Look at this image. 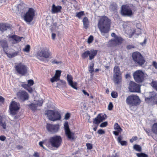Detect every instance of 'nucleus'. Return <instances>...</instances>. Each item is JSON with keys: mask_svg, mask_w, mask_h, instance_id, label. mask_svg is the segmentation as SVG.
<instances>
[{"mask_svg": "<svg viewBox=\"0 0 157 157\" xmlns=\"http://www.w3.org/2000/svg\"><path fill=\"white\" fill-rule=\"evenodd\" d=\"M111 20L107 17L104 16L100 18L98 22V26L101 33H107L110 30Z\"/></svg>", "mask_w": 157, "mask_h": 157, "instance_id": "nucleus-1", "label": "nucleus"}, {"mask_svg": "<svg viewBox=\"0 0 157 157\" xmlns=\"http://www.w3.org/2000/svg\"><path fill=\"white\" fill-rule=\"evenodd\" d=\"M49 147L51 146L56 148H58L62 142V137L59 135H55L50 137L48 140Z\"/></svg>", "mask_w": 157, "mask_h": 157, "instance_id": "nucleus-2", "label": "nucleus"}, {"mask_svg": "<svg viewBox=\"0 0 157 157\" xmlns=\"http://www.w3.org/2000/svg\"><path fill=\"white\" fill-rule=\"evenodd\" d=\"M45 114L49 120L53 121L60 120L61 118L60 113L55 110L48 109L45 111Z\"/></svg>", "mask_w": 157, "mask_h": 157, "instance_id": "nucleus-3", "label": "nucleus"}, {"mask_svg": "<svg viewBox=\"0 0 157 157\" xmlns=\"http://www.w3.org/2000/svg\"><path fill=\"white\" fill-rule=\"evenodd\" d=\"M126 102V103L129 105L136 106L140 104L141 100L138 95L132 94L127 97Z\"/></svg>", "mask_w": 157, "mask_h": 157, "instance_id": "nucleus-4", "label": "nucleus"}, {"mask_svg": "<svg viewBox=\"0 0 157 157\" xmlns=\"http://www.w3.org/2000/svg\"><path fill=\"white\" fill-rule=\"evenodd\" d=\"M132 56L135 63L139 66H142L145 62V60L142 55L138 52H133Z\"/></svg>", "mask_w": 157, "mask_h": 157, "instance_id": "nucleus-5", "label": "nucleus"}, {"mask_svg": "<svg viewBox=\"0 0 157 157\" xmlns=\"http://www.w3.org/2000/svg\"><path fill=\"white\" fill-rule=\"evenodd\" d=\"M51 56V52L48 48L45 47L41 49L40 51L37 52L36 57L37 59L42 61L43 59L41 57L47 59L49 58Z\"/></svg>", "mask_w": 157, "mask_h": 157, "instance_id": "nucleus-6", "label": "nucleus"}, {"mask_svg": "<svg viewBox=\"0 0 157 157\" xmlns=\"http://www.w3.org/2000/svg\"><path fill=\"white\" fill-rule=\"evenodd\" d=\"M133 75L135 81L139 83H142L144 80L145 77L144 72L140 70L135 71L133 73Z\"/></svg>", "mask_w": 157, "mask_h": 157, "instance_id": "nucleus-7", "label": "nucleus"}, {"mask_svg": "<svg viewBox=\"0 0 157 157\" xmlns=\"http://www.w3.org/2000/svg\"><path fill=\"white\" fill-rule=\"evenodd\" d=\"M15 71L17 74L25 75L27 73V67L23 63H20L15 66Z\"/></svg>", "mask_w": 157, "mask_h": 157, "instance_id": "nucleus-8", "label": "nucleus"}, {"mask_svg": "<svg viewBox=\"0 0 157 157\" xmlns=\"http://www.w3.org/2000/svg\"><path fill=\"white\" fill-rule=\"evenodd\" d=\"M20 105L19 102L15 101H12L9 106L10 114L15 115L17 114L20 108Z\"/></svg>", "mask_w": 157, "mask_h": 157, "instance_id": "nucleus-9", "label": "nucleus"}, {"mask_svg": "<svg viewBox=\"0 0 157 157\" xmlns=\"http://www.w3.org/2000/svg\"><path fill=\"white\" fill-rule=\"evenodd\" d=\"M23 16L22 18L28 24L30 23L35 16V10H27Z\"/></svg>", "mask_w": 157, "mask_h": 157, "instance_id": "nucleus-10", "label": "nucleus"}, {"mask_svg": "<svg viewBox=\"0 0 157 157\" xmlns=\"http://www.w3.org/2000/svg\"><path fill=\"white\" fill-rule=\"evenodd\" d=\"M141 85L133 81H130L128 86L129 91L132 93H140Z\"/></svg>", "mask_w": 157, "mask_h": 157, "instance_id": "nucleus-11", "label": "nucleus"}, {"mask_svg": "<svg viewBox=\"0 0 157 157\" xmlns=\"http://www.w3.org/2000/svg\"><path fill=\"white\" fill-rule=\"evenodd\" d=\"M17 96L18 99L23 101L28 100L29 98L28 93L24 90L19 91L17 93Z\"/></svg>", "mask_w": 157, "mask_h": 157, "instance_id": "nucleus-12", "label": "nucleus"}, {"mask_svg": "<svg viewBox=\"0 0 157 157\" xmlns=\"http://www.w3.org/2000/svg\"><path fill=\"white\" fill-rule=\"evenodd\" d=\"M46 128L48 132L52 133H56L59 129V124H52L50 123H47Z\"/></svg>", "mask_w": 157, "mask_h": 157, "instance_id": "nucleus-13", "label": "nucleus"}, {"mask_svg": "<svg viewBox=\"0 0 157 157\" xmlns=\"http://www.w3.org/2000/svg\"><path fill=\"white\" fill-rule=\"evenodd\" d=\"M65 133V135L68 140L71 142L74 141L76 139L77 136L75 132L71 130L67 131Z\"/></svg>", "mask_w": 157, "mask_h": 157, "instance_id": "nucleus-14", "label": "nucleus"}, {"mask_svg": "<svg viewBox=\"0 0 157 157\" xmlns=\"http://www.w3.org/2000/svg\"><path fill=\"white\" fill-rule=\"evenodd\" d=\"M124 39L121 37L118 36L115 38L111 39L109 41V44L111 46L114 45H119L122 44Z\"/></svg>", "mask_w": 157, "mask_h": 157, "instance_id": "nucleus-15", "label": "nucleus"}, {"mask_svg": "<svg viewBox=\"0 0 157 157\" xmlns=\"http://www.w3.org/2000/svg\"><path fill=\"white\" fill-rule=\"evenodd\" d=\"M68 85L75 89L77 90V83L73 81V78L70 74H67L66 77Z\"/></svg>", "mask_w": 157, "mask_h": 157, "instance_id": "nucleus-16", "label": "nucleus"}, {"mask_svg": "<svg viewBox=\"0 0 157 157\" xmlns=\"http://www.w3.org/2000/svg\"><path fill=\"white\" fill-rule=\"evenodd\" d=\"M113 82L115 84H118L122 81V74L116 73L113 75Z\"/></svg>", "mask_w": 157, "mask_h": 157, "instance_id": "nucleus-17", "label": "nucleus"}, {"mask_svg": "<svg viewBox=\"0 0 157 157\" xmlns=\"http://www.w3.org/2000/svg\"><path fill=\"white\" fill-rule=\"evenodd\" d=\"M12 25L9 24L4 23L0 24V31L3 33L7 29L10 30L11 29Z\"/></svg>", "mask_w": 157, "mask_h": 157, "instance_id": "nucleus-18", "label": "nucleus"}, {"mask_svg": "<svg viewBox=\"0 0 157 157\" xmlns=\"http://www.w3.org/2000/svg\"><path fill=\"white\" fill-rule=\"evenodd\" d=\"M0 45L3 48V50L4 52L8 50V41L6 39L0 40Z\"/></svg>", "mask_w": 157, "mask_h": 157, "instance_id": "nucleus-19", "label": "nucleus"}, {"mask_svg": "<svg viewBox=\"0 0 157 157\" xmlns=\"http://www.w3.org/2000/svg\"><path fill=\"white\" fill-rule=\"evenodd\" d=\"M9 38L11 39V40L13 44L17 43L20 41L21 39L23 38L22 37H19L15 35L9 36Z\"/></svg>", "mask_w": 157, "mask_h": 157, "instance_id": "nucleus-20", "label": "nucleus"}, {"mask_svg": "<svg viewBox=\"0 0 157 157\" xmlns=\"http://www.w3.org/2000/svg\"><path fill=\"white\" fill-rule=\"evenodd\" d=\"M121 15L123 17H131L133 14L132 10H120Z\"/></svg>", "mask_w": 157, "mask_h": 157, "instance_id": "nucleus-21", "label": "nucleus"}, {"mask_svg": "<svg viewBox=\"0 0 157 157\" xmlns=\"http://www.w3.org/2000/svg\"><path fill=\"white\" fill-rule=\"evenodd\" d=\"M98 52V50H94V49H91L89 50V59L90 60H92L94 59L95 57L96 56Z\"/></svg>", "mask_w": 157, "mask_h": 157, "instance_id": "nucleus-22", "label": "nucleus"}, {"mask_svg": "<svg viewBox=\"0 0 157 157\" xmlns=\"http://www.w3.org/2000/svg\"><path fill=\"white\" fill-rule=\"evenodd\" d=\"M40 146L42 147L43 149L47 150L46 148L43 146V144L45 145L47 147H49V144L48 142V140L45 139L42 141H40L39 143Z\"/></svg>", "mask_w": 157, "mask_h": 157, "instance_id": "nucleus-23", "label": "nucleus"}, {"mask_svg": "<svg viewBox=\"0 0 157 157\" xmlns=\"http://www.w3.org/2000/svg\"><path fill=\"white\" fill-rule=\"evenodd\" d=\"M123 137L121 135H119L117 138V141L121 146H126L127 144V142L125 140H122Z\"/></svg>", "mask_w": 157, "mask_h": 157, "instance_id": "nucleus-24", "label": "nucleus"}, {"mask_svg": "<svg viewBox=\"0 0 157 157\" xmlns=\"http://www.w3.org/2000/svg\"><path fill=\"white\" fill-rule=\"evenodd\" d=\"M27 5L22 1H21L17 6V9L18 10H24L27 9Z\"/></svg>", "mask_w": 157, "mask_h": 157, "instance_id": "nucleus-25", "label": "nucleus"}, {"mask_svg": "<svg viewBox=\"0 0 157 157\" xmlns=\"http://www.w3.org/2000/svg\"><path fill=\"white\" fill-rule=\"evenodd\" d=\"M82 22L84 27L86 29H87L89 25V21L87 17H84L83 19Z\"/></svg>", "mask_w": 157, "mask_h": 157, "instance_id": "nucleus-26", "label": "nucleus"}, {"mask_svg": "<svg viewBox=\"0 0 157 157\" xmlns=\"http://www.w3.org/2000/svg\"><path fill=\"white\" fill-rule=\"evenodd\" d=\"M27 105L33 111L35 112L37 109V106L36 104L31 103L30 104H28Z\"/></svg>", "mask_w": 157, "mask_h": 157, "instance_id": "nucleus-27", "label": "nucleus"}, {"mask_svg": "<svg viewBox=\"0 0 157 157\" xmlns=\"http://www.w3.org/2000/svg\"><path fill=\"white\" fill-rule=\"evenodd\" d=\"M21 86L30 93H32L33 91L32 88L31 86H28L26 84L23 83L22 84Z\"/></svg>", "mask_w": 157, "mask_h": 157, "instance_id": "nucleus-28", "label": "nucleus"}, {"mask_svg": "<svg viewBox=\"0 0 157 157\" xmlns=\"http://www.w3.org/2000/svg\"><path fill=\"white\" fill-rule=\"evenodd\" d=\"M0 126L2 127L4 129H6V125L5 121H3V118L0 115Z\"/></svg>", "mask_w": 157, "mask_h": 157, "instance_id": "nucleus-29", "label": "nucleus"}, {"mask_svg": "<svg viewBox=\"0 0 157 157\" xmlns=\"http://www.w3.org/2000/svg\"><path fill=\"white\" fill-rule=\"evenodd\" d=\"M5 54L7 56V57L10 58H12L16 56H17L18 55V52H15L13 53H10L7 52L6 51L5 52Z\"/></svg>", "mask_w": 157, "mask_h": 157, "instance_id": "nucleus-30", "label": "nucleus"}, {"mask_svg": "<svg viewBox=\"0 0 157 157\" xmlns=\"http://www.w3.org/2000/svg\"><path fill=\"white\" fill-rule=\"evenodd\" d=\"M97 116L101 122L105 120L107 118V116L105 113H99Z\"/></svg>", "mask_w": 157, "mask_h": 157, "instance_id": "nucleus-31", "label": "nucleus"}, {"mask_svg": "<svg viewBox=\"0 0 157 157\" xmlns=\"http://www.w3.org/2000/svg\"><path fill=\"white\" fill-rule=\"evenodd\" d=\"M63 127L64 132L71 130L70 128L69 124L67 121H66L64 123Z\"/></svg>", "mask_w": 157, "mask_h": 157, "instance_id": "nucleus-32", "label": "nucleus"}, {"mask_svg": "<svg viewBox=\"0 0 157 157\" xmlns=\"http://www.w3.org/2000/svg\"><path fill=\"white\" fill-rule=\"evenodd\" d=\"M114 129L120 132H121L123 130L120 125L117 123H115L114 125Z\"/></svg>", "mask_w": 157, "mask_h": 157, "instance_id": "nucleus-33", "label": "nucleus"}, {"mask_svg": "<svg viewBox=\"0 0 157 157\" xmlns=\"http://www.w3.org/2000/svg\"><path fill=\"white\" fill-rule=\"evenodd\" d=\"M133 149L136 151L141 152L142 151L141 147L139 144H135L133 146Z\"/></svg>", "mask_w": 157, "mask_h": 157, "instance_id": "nucleus-34", "label": "nucleus"}, {"mask_svg": "<svg viewBox=\"0 0 157 157\" xmlns=\"http://www.w3.org/2000/svg\"><path fill=\"white\" fill-rule=\"evenodd\" d=\"M59 82L57 83V87L60 88L61 84H62L64 86H65L66 84V82L64 80L60 79L59 80Z\"/></svg>", "mask_w": 157, "mask_h": 157, "instance_id": "nucleus-35", "label": "nucleus"}, {"mask_svg": "<svg viewBox=\"0 0 157 157\" xmlns=\"http://www.w3.org/2000/svg\"><path fill=\"white\" fill-rule=\"evenodd\" d=\"M151 130L154 133L157 134V123H155L153 124Z\"/></svg>", "mask_w": 157, "mask_h": 157, "instance_id": "nucleus-36", "label": "nucleus"}, {"mask_svg": "<svg viewBox=\"0 0 157 157\" xmlns=\"http://www.w3.org/2000/svg\"><path fill=\"white\" fill-rule=\"evenodd\" d=\"M89 50H86L81 55L83 59L86 58L88 56H89Z\"/></svg>", "mask_w": 157, "mask_h": 157, "instance_id": "nucleus-37", "label": "nucleus"}, {"mask_svg": "<svg viewBox=\"0 0 157 157\" xmlns=\"http://www.w3.org/2000/svg\"><path fill=\"white\" fill-rule=\"evenodd\" d=\"M151 86L156 91H157V81L152 80L151 83Z\"/></svg>", "mask_w": 157, "mask_h": 157, "instance_id": "nucleus-38", "label": "nucleus"}, {"mask_svg": "<svg viewBox=\"0 0 157 157\" xmlns=\"http://www.w3.org/2000/svg\"><path fill=\"white\" fill-rule=\"evenodd\" d=\"M93 122L94 124H96L98 125L101 122L99 119V118L98 116H97L96 117L93 119Z\"/></svg>", "mask_w": 157, "mask_h": 157, "instance_id": "nucleus-39", "label": "nucleus"}, {"mask_svg": "<svg viewBox=\"0 0 157 157\" xmlns=\"http://www.w3.org/2000/svg\"><path fill=\"white\" fill-rule=\"evenodd\" d=\"M114 74L116 73H121L119 67L117 66H115L113 69V71Z\"/></svg>", "mask_w": 157, "mask_h": 157, "instance_id": "nucleus-40", "label": "nucleus"}, {"mask_svg": "<svg viewBox=\"0 0 157 157\" xmlns=\"http://www.w3.org/2000/svg\"><path fill=\"white\" fill-rule=\"evenodd\" d=\"M136 155L138 157H148L147 155L143 152L136 153Z\"/></svg>", "mask_w": 157, "mask_h": 157, "instance_id": "nucleus-41", "label": "nucleus"}, {"mask_svg": "<svg viewBox=\"0 0 157 157\" xmlns=\"http://www.w3.org/2000/svg\"><path fill=\"white\" fill-rule=\"evenodd\" d=\"M84 15V12L81 11L78 12L77 13L76 15V16L78 17L79 19H80L82 16Z\"/></svg>", "mask_w": 157, "mask_h": 157, "instance_id": "nucleus-42", "label": "nucleus"}, {"mask_svg": "<svg viewBox=\"0 0 157 157\" xmlns=\"http://www.w3.org/2000/svg\"><path fill=\"white\" fill-rule=\"evenodd\" d=\"M34 84V81L32 79H29L27 81V84L26 85L28 86H31L33 85Z\"/></svg>", "mask_w": 157, "mask_h": 157, "instance_id": "nucleus-43", "label": "nucleus"}, {"mask_svg": "<svg viewBox=\"0 0 157 157\" xmlns=\"http://www.w3.org/2000/svg\"><path fill=\"white\" fill-rule=\"evenodd\" d=\"M30 46L29 44H27L23 49V51L26 52L28 53L30 51Z\"/></svg>", "mask_w": 157, "mask_h": 157, "instance_id": "nucleus-44", "label": "nucleus"}, {"mask_svg": "<svg viewBox=\"0 0 157 157\" xmlns=\"http://www.w3.org/2000/svg\"><path fill=\"white\" fill-rule=\"evenodd\" d=\"M110 8L112 10H117V5L115 3H112L111 4Z\"/></svg>", "mask_w": 157, "mask_h": 157, "instance_id": "nucleus-45", "label": "nucleus"}, {"mask_svg": "<svg viewBox=\"0 0 157 157\" xmlns=\"http://www.w3.org/2000/svg\"><path fill=\"white\" fill-rule=\"evenodd\" d=\"M93 40V36L92 35H90L88 38L87 42L88 44H90L92 42Z\"/></svg>", "mask_w": 157, "mask_h": 157, "instance_id": "nucleus-46", "label": "nucleus"}, {"mask_svg": "<svg viewBox=\"0 0 157 157\" xmlns=\"http://www.w3.org/2000/svg\"><path fill=\"white\" fill-rule=\"evenodd\" d=\"M94 63H90L89 70V71L90 73H92L94 72Z\"/></svg>", "mask_w": 157, "mask_h": 157, "instance_id": "nucleus-47", "label": "nucleus"}, {"mask_svg": "<svg viewBox=\"0 0 157 157\" xmlns=\"http://www.w3.org/2000/svg\"><path fill=\"white\" fill-rule=\"evenodd\" d=\"M71 114L70 113L67 112L65 115L64 119L67 120H69L71 117Z\"/></svg>", "mask_w": 157, "mask_h": 157, "instance_id": "nucleus-48", "label": "nucleus"}, {"mask_svg": "<svg viewBox=\"0 0 157 157\" xmlns=\"http://www.w3.org/2000/svg\"><path fill=\"white\" fill-rule=\"evenodd\" d=\"M108 125V122L107 121H105L101 123L99 126L101 128L105 127Z\"/></svg>", "mask_w": 157, "mask_h": 157, "instance_id": "nucleus-49", "label": "nucleus"}, {"mask_svg": "<svg viewBox=\"0 0 157 157\" xmlns=\"http://www.w3.org/2000/svg\"><path fill=\"white\" fill-rule=\"evenodd\" d=\"M111 97L114 98H116L118 97V94L115 91H113L111 93Z\"/></svg>", "mask_w": 157, "mask_h": 157, "instance_id": "nucleus-50", "label": "nucleus"}, {"mask_svg": "<svg viewBox=\"0 0 157 157\" xmlns=\"http://www.w3.org/2000/svg\"><path fill=\"white\" fill-rule=\"evenodd\" d=\"M61 6H56L54 4H53L52 10H61Z\"/></svg>", "mask_w": 157, "mask_h": 157, "instance_id": "nucleus-51", "label": "nucleus"}, {"mask_svg": "<svg viewBox=\"0 0 157 157\" xmlns=\"http://www.w3.org/2000/svg\"><path fill=\"white\" fill-rule=\"evenodd\" d=\"M113 105L112 102H110L108 105V109L109 110L111 111L113 110Z\"/></svg>", "mask_w": 157, "mask_h": 157, "instance_id": "nucleus-52", "label": "nucleus"}, {"mask_svg": "<svg viewBox=\"0 0 157 157\" xmlns=\"http://www.w3.org/2000/svg\"><path fill=\"white\" fill-rule=\"evenodd\" d=\"M86 146L88 150H90L93 148V145L91 143H87L86 144Z\"/></svg>", "mask_w": 157, "mask_h": 157, "instance_id": "nucleus-53", "label": "nucleus"}, {"mask_svg": "<svg viewBox=\"0 0 157 157\" xmlns=\"http://www.w3.org/2000/svg\"><path fill=\"white\" fill-rule=\"evenodd\" d=\"M97 133L99 135H102L105 133V131L103 129H99L98 130Z\"/></svg>", "mask_w": 157, "mask_h": 157, "instance_id": "nucleus-54", "label": "nucleus"}, {"mask_svg": "<svg viewBox=\"0 0 157 157\" xmlns=\"http://www.w3.org/2000/svg\"><path fill=\"white\" fill-rule=\"evenodd\" d=\"M43 102L44 101L42 99H41L40 100H38L36 103V104L37 106H42Z\"/></svg>", "mask_w": 157, "mask_h": 157, "instance_id": "nucleus-55", "label": "nucleus"}, {"mask_svg": "<svg viewBox=\"0 0 157 157\" xmlns=\"http://www.w3.org/2000/svg\"><path fill=\"white\" fill-rule=\"evenodd\" d=\"M62 71L61 70H56V73L55 75L58 76V77L60 78L61 75Z\"/></svg>", "mask_w": 157, "mask_h": 157, "instance_id": "nucleus-56", "label": "nucleus"}, {"mask_svg": "<svg viewBox=\"0 0 157 157\" xmlns=\"http://www.w3.org/2000/svg\"><path fill=\"white\" fill-rule=\"evenodd\" d=\"M138 139V137L136 136H134L130 140V142L131 143H132L134 141Z\"/></svg>", "mask_w": 157, "mask_h": 157, "instance_id": "nucleus-57", "label": "nucleus"}, {"mask_svg": "<svg viewBox=\"0 0 157 157\" xmlns=\"http://www.w3.org/2000/svg\"><path fill=\"white\" fill-rule=\"evenodd\" d=\"M128 6L126 5H123L121 8V10H128Z\"/></svg>", "mask_w": 157, "mask_h": 157, "instance_id": "nucleus-58", "label": "nucleus"}, {"mask_svg": "<svg viewBox=\"0 0 157 157\" xmlns=\"http://www.w3.org/2000/svg\"><path fill=\"white\" fill-rule=\"evenodd\" d=\"M52 63L53 64H58L59 63H61V61H58L56 59H54L52 60Z\"/></svg>", "mask_w": 157, "mask_h": 157, "instance_id": "nucleus-59", "label": "nucleus"}, {"mask_svg": "<svg viewBox=\"0 0 157 157\" xmlns=\"http://www.w3.org/2000/svg\"><path fill=\"white\" fill-rule=\"evenodd\" d=\"M6 138V136L4 135H2L0 136V140L1 141H4Z\"/></svg>", "mask_w": 157, "mask_h": 157, "instance_id": "nucleus-60", "label": "nucleus"}, {"mask_svg": "<svg viewBox=\"0 0 157 157\" xmlns=\"http://www.w3.org/2000/svg\"><path fill=\"white\" fill-rule=\"evenodd\" d=\"M152 65L155 69H157V63L155 61H153Z\"/></svg>", "mask_w": 157, "mask_h": 157, "instance_id": "nucleus-61", "label": "nucleus"}, {"mask_svg": "<svg viewBox=\"0 0 157 157\" xmlns=\"http://www.w3.org/2000/svg\"><path fill=\"white\" fill-rule=\"evenodd\" d=\"M144 130H145V131L146 132V133L147 134V135L148 136H149L151 135V131L150 129H144Z\"/></svg>", "mask_w": 157, "mask_h": 157, "instance_id": "nucleus-62", "label": "nucleus"}, {"mask_svg": "<svg viewBox=\"0 0 157 157\" xmlns=\"http://www.w3.org/2000/svg\"><path fill=\"white\" fill-rule=\"evenodd\" d=\"M135 47L133 45H129L127 46L126 48L128 50H130L132 48H134Z\"/></svg>", "mask_w": 157, "mask_h": 157, "instance_id": "nucleus-63", "label": "nucleus"}, {"mask_svg": "<svg viewBox=\"0 0 157 157\" xmlns=\"http://www.w3.org/2000/svg\"><path fill=\"white\" fill-rule=\"evenodd\" d=\"M118 156L117 153L112 154V155H109L107 157H117Z\"/></svg>", "mask_w": 157, "mask_h": 157, "instance_id": "nucleus-64", "label": "nucleus"}]
</instances>
